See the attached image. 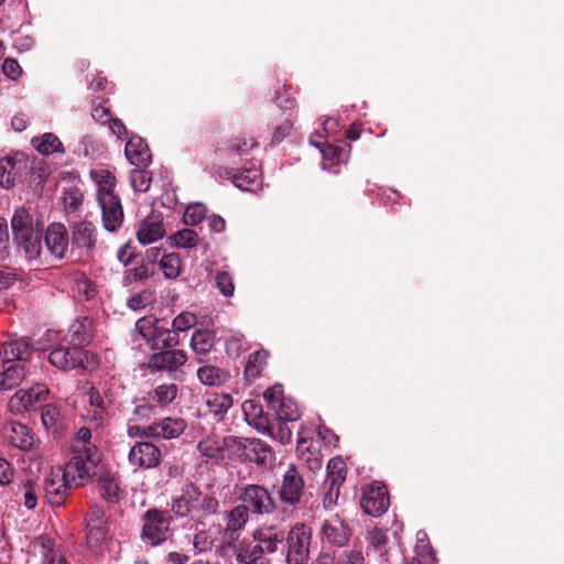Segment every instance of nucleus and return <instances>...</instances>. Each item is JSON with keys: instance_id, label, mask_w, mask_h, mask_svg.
<instances>
[{"instance_id": "obj_48", "label": "nucleus", "mask_w": 564, "mask_h": 564, "mask_svg": "<svg viewBox=\"0 0 564 564\" xmlns=\"http://www.w3.org/2000/svg\"><path fill=\"white\" fill-rule=\"evenodd\" d=\"M416 554L420 557V564H435V556L424 531L416 533Z\"/></svg>"}, {"instance_id": "obj_62", "label": "nucleus", "mask_w": 564, "mask_h": 564, "mask_svg": "<svg viewBox=\"0 0 564 564\" xmlns=\"http://www.w3.org/2000/svg\"><path fill=\"white\" fill-rule=\"evenodd\" d=\"M105 510L99 506H91L90 511L86 516V525L88 524H106Z\"/></svg>"}, {"instance_id": "obj_26", "label": "nucleus", "mask_w": 564, "mask_h": 564, "mask_svg": "<svg viewBox=\"0 0 564 564\" xmlns=\"http://www.w3.org/2000/svg\"><path fill=\"white\" fill-rule=\"evenodd\" d=\"M128 161L137 166H147L151 162V154L148 144L140 137H131L124 148Z\"/></svg>"}, {"instance_id": "obj_4", "label": "nucleus", "mask_w": 564, "mask_h": 564, "mask_svg": "<svg viewBox=\"0 0 564 564\" xmlns=\"http://www.w3.org/2000/svg\"><path fill=\"white\" fill-rule=\"evenodd\" d=\"M135 330L154 350L175 347L180 343L178 335L161 325L153 316L138 319Z\"/></svg>"}, {"instance_id": "obj_1", "label": "nucleus", "mask_w": 564, "mask_h": 564, "mask_svg": "<svg viewBox=\"0 0 564 564\" xmlns=\"http://www.w3.org/2000/svg\"><path fill=\"white\" fill-rule=\"evenodd\" d=\"M254 145L253 139L242 138L219 149L218 155L225 165L218 169V176L231 180L236 187L243 191L254 192L260 188L262 180L259 164L247 158Z\"/></svg>"}, {"instance_id": "obj_2", "label": "nucleus", "mask_w": 564, "mask_h": 564, "mask_svg": "<svg viewBox=\"0 0 564 564\" xmlns=\"http://www.w3.org/2000/svg\"><path fill=\"white\" fill-rule=\"evenodd\" d=\"M97 187V200L101 209L102 224L106 230L115 232L122 224L123 210L119 197L113 193L116 178L105 169L90 172Z\"/></svg>"}, {"instance_id": "obj_28", "label": "nucleus", "mask_w": 564, "mask_h": 564, "mask_svg": "<svg viewBox=\"0 0 564 564\" xmlns=\"http://www.w3.org/2000/svg\"><path fill=\"white\" fill-rule=\"evenodd\" d=\"M253 539L258 542V546L264 553H274L283 542V533L274 527L260 528L253 533Z\"/></svg>"}, {"instance_id": "obj_38", "label": "nucleus", "mask_w": 564, "mask_h": 564, "mask_svg": "<svg viewBox=\"0 0 564 564\" xmlns=\"http://www.w3.org/2000/svg\"><path fill=\"white\" fill-rule=\"evenodd\" d=\"M4 362L14 364L15 360H23L29 354V344L24 339H17L6 343L2 346Z\"/></svg>"}, {"instance_id": "obj_12", "label": "nucleus", "mask_w": 564, "mask_h": 564, "mask_svg": "<svg viewBox=\"0 0 564 564\" xmlns=\"http://www.w3.org/2000/svg\"><path fill=\"white\" fill-rule=\"evenodd\" d=\"M360 506L367 514L372 517L384 513L389 506L388 491L384 485L375 481L366 486L362 490Z\"/></svg>"}, {"instance_id": "obj_11", "label": "nucleus", "mask_w": 564, "mask_h": 564, "mask_svg": "<svg viewBox=\"0 0 564 564\" xmlns=\"http://www.w3.org/2000/svg\"><path fill=\"white\" fill-rule=\"evenodd\" d=\"M74 487L62 467L52 468L44 481V496L51 506H61L67 497L68 489Z\"/></svg>"}, {"instance_id": "obj_39", "label": "nucleus", "mask_w": 564, "mask_h": 564, "mask_svg": "<svg viewBox=\"0 0 564 564\" xmlns=\"http://www.w3.org/2000/svg\"><path fill=\"white\" fill-rule=\"evenodd\" d=\"M73 453L100 454L95 444L91 443V431L88 427L78 430L72 442Z\"/></svg>"}, {"instance_id": "obj_60", "label": "nucleus", "mask_w": 564, "mask_h": 564, "mask_svg": "<svg viewBox=\"0 0 564 564\" xmlns=\"http://www.w3.org/2000/svg\"><path fill=\"white\" fill-rule=\"evenodd\" d=\"M3 74L10 79H18L22 74V67L15 58H6L2 64Z\"/></svg>"}, {"instance_id": "obj_41", "label": "nucleus", "mask_w": 564, "mask_h": 564, "mask_svg": "<svg viewBox=\"0 0 564 564\" xmlns=\"http://www.w3.org/2000/svg\"><path fill=\"white\" fill-rule=\"evenodd\" d=\"M87 543L91 549H100L109 540V529L106 524L86 525Z\"/></svg>"}, {"instance_id": "obj_57", "label": "nucleus", "mask_w": 564, "mask_h": 564, "mask_svg": "<svg viewBox=\"0 0 564 564\" xmlns=\"http://www.w3.org/2000/svg\"><path fill=\"white\" fill-rule=\"evenodd\" d=\"M61 417L59 408L53 403H47L42 408L41 420L46 429H51L56 425Z\"/></svg>"}, {"instance_id": "obj_33", "label": "nucleus", "mask_w": 564, "mask_h": 564, "mask_svg": "<svg viewBox=\"0 0 564 564\" xmlns=\"http://www.w3.org/2000/svg\"><path fill=\"white\" fill-rule=\"evenodd\" d=\"M31 144L39 153L46 156L54 153L63 154L65 152L63 143L58 137L52 132H46L32 138Z\"/></svg>"}, {"instance_id": "obj_42", "label": "nucleus", "mask_w": 564, "mask_h": 564, "mask_svg": "<svg viewBox=\"0 0 564 564\" xmlns=\"http://www.w3.org/2000/svg\"><path fill=\"white\" fill-rule=\"evenodd\" d=\"M214 337L210 330L197 329L192 336V349L200 355L207 354L214 346Z\"/></svg>"}, {"instance_id": "obj_52", "label": "nucleus", "mask_w": 564, "mask_h": 564, "mask_svg": "<svg viewBox=\"0 0 564 564\" xmlns=\"http://www.w3.org/2000/svg\"><path fill=\"white\" fill-rule=\"evenodd\" d=\"M14 162L11 158L0 160V186L10 188L14 185Z\"/></svg>"}, {"instance_id": "obj_9", "label": "nucleus", "mask_w": 564, "mask_h": 564, "mask_svg": "<svg viewBox=\"0 0 564 564\" xmlns=\"http://www.w3.org/2000/svg\"><path fill=\"white\" fill-rule=\"evenodd\" d=\"M308 432L306 430H302L299 432L297 438V452L300 456L310 463L311 468L321 467L319 459V442L323 441L326 444H334L337 442V436L334 435L330 431L324 429H318L316 432L317 440H313L308 437Z\"/></svg>"}, {"instance_id": "obj_37", "label": "nucleus", "mask_w": 564, "mask_h": 564, "mask_svg": "<svg viewBox=\"0 0 564 564\" xmlns=\"http://www.w3.org/2000/svg\"><path fill=\"white\" fill-rule=\"evenodd\" d=\"M205 404L210 414L218 420H221L232 406V398L227 393H209L206 395Z\"/></svg>"}, {"instance_id": "obj_44", "label": "nucleus", "mask_w": 564, "mask_h": 564, "mask_svg": "<svg viewBox=\"0 0 564 564\" xmlns=\"http://www.w3.org/2000/svg\"><path fill=\"white\" fill-rule=\"evenodd\" d=\"M276 417L279 421H296L301 416L300 409L295 401L291 398H284L280 401L279 404H276L275 409Z\"/></svg>"}, {"instance_id": "obj_15", "label": "nucleus", "mask_w": 564, "mask_h": 564, "mask_svg": "<svg viewBox=\"0 0 564 564\" xmlns=\"http://www.w3.org/2000/svg\"><path fill=\"white\" fill-rule=\"evenodd\" d=\"M128 460L134 468H154L161 460V451L150 442H137L130 448Z\"/></svg>"}, {"instance_id": "obj_8", "label": "nucleus", "mask_w": 564, "mask_h": 564, "mask_svg": "<svg viewBox=\"0 0 564 564\" xmlns=\"http://www.w3.org/2000/svg\"><path fill=\"white\" fill-rule=\"evenodd\" d=\"M50 395V389L43 383H35L29 389L18 390L9 400L8 409L13 414H23L37 409Z\"/></svg>"}, {"instance_id": "obj_35", "label": "nucleus", "mask_w": 564, "mask_h": 564, "mask_svg": "<svg viewBox=\"0 0 564 564\" xmlns=\"http://www.w3.org/2000/svg\"><path fill=\"white\" fill-rule=\"evenodd\" d=\"M197 377L203 384L210 387L225 384L230 378L228 371L212 365L199 367Z\"/></svg>"}, {"instance_id": "obj_43", "label": "nucleus", "mask_w": 564, "mask_h": 564, "mask_svg": "<svg viewBox=\"0 0 564 564\" xmlns=\"http://www.w3.org/2000/svg\"><path fill=\"white\" fill-rule=\"evenodd\" d=\"M268 352L265 350L254 351L249 356L245 367V375L249 379L258 378L267 364Z\"/></svg>"}, {"instance_id": "obj_16", "label": "nucleus", "mask_w": 564, "mask_h": 564, "mask_svg": "<svg viewBox=\"0 0 564 564\" xmlns=\"http://www.w3.org/2000/svg\"><path fill=\"white\" fill-rule=\"evenodd\" d=\"M243 505L254 513H271L274 509V502L268 490L259 485H248L241 494Z\"/></svg>"}, {"instance_id": "obj_36", "label": "nucleus", "mask_w": 564, "mask_h": 564, "mask_svg": "<svg viewBox=\"0 0 564 564\" xmlns=\"http://www.w3.org/2000/svg\"><path fill=\"white\" fill-rule=\"evenodd\" d=\"M242 412L249 425L258 431L267 427L268 419L264 415L262 405L256 400H246L242 403Z\"/></svg>"}, {"instance_id": "obj_22", "label": "nucleus", "mask_w": 564, "mask_h": 564, "mask_svg": "<svg viewBox=\"0 0 564 564\" xmlns=\"http://www.w3.org/2000/svg\"><path fill=\"white\" fill-rule=\"evenodd\" d=\"M165 236V228L163 226L162 217L160 214L151 213L139 225L137 238L142 245H150Z\"/></svg>"}, {"instance_id": "obj_58", "label": "nucleus", "mask_w": 564, "mask_h": 564, "mask_svg": "<svg viewBox=\"0 0 564 564\" xmlns=\"http://www.w3.org/2000/svg\"><path fill=\"white\" fill-rule=\"evenodd\" d=\"M196 508H198L204 514H214L219 508V502L212 496L200 495L198 502H196Z\"/></svg>"}, {"instance_id": "obj_3", "label": "nucleus", "mask_w": 564, "mask_h": 564, "mask_svg": "<svg viewBox=\"0 0 564 564\" xmlns=\"http://www.w3.org/2000/svg\"><path fill=\"white\" fill-rule=\"evenodd\" d=\"M11 227L14 240L22 248L25 257L30 260L39 258L42 252V229L33 224L31 215L24 208L15 210Z\"/></svg>"}, {"instance_id": "obj_40", "label": "nucleus", "mask_w": 564, "mask_h": 564, "mask_svg": "<svg viewBox=\"0 0 564 564\" xmlns=\"http://www.w3.org/2000/svg\"><path fill=\"white\" fill-rule=\"evenodd\" d=\"M159 267L166 279H176L182 272L183 263L178 253L170 252L161 257Z\"/></svg>"}, {"instance_id": "obj_45", "label": "nucleus", "mask_w": 564, "mask_h": 564, "mask_svg": "<svg viewBox=\"0 0 564 564\" xmlns=\"http://www.w3.org/2000/svg\"><path fill=\"white\" fill-rule=\"evenodd\" d=\"M249 520L248 507L239 505L227 514L226 529L228 531H240Z\"/></svg>"}, {"instance_id": "obj_51", "label": "nucleus", "mask_w": 564, "mask_h": 564, "mask_svg": "<svg viewBox=\"0 0 564 564\" xmlns=\"http://www.w3.org/2000/svg\"><path fill=\"white\" fill-rule=\"evenodd\" d=\"M145 166H140L130 172V183L134 191L137 192H147L151 184V176L148 171L144 170Z\"/></svg>"}, {"instance_id": "obj_31", "label": "nucleus", "mask_w": 564, "mask_h": 564, "mask_svg": "<svg viewBox=\"0 0 564 564\" xmlns=\"http://www.w3.org/2000/svg\"><path fill=\"white\" fill-rule=\"evenodd\" d=\"M200 491L194 486H188L184 490L183 495L173 499L172 510L181 517H185L196 509V502H198Z\"/></svg>"}, {"instance_id": "obj_47", "label": "nucleus", "mask_w": 564, "mask_h": 564, "mask_svg": "<svg viewBox=\"0 0 564 564\" xmlns=\"http://www.w3.org/2000/svg\"><path fill=\"white\" fill-rule=\"evenodd\" d=\"M346 479V464L340 457H333L327 464V476L325 481L334 485H341Z\"/></svg>"}, {"instance_id": "obj_21", "label": "nucleus", "mask_w": 564, "mask_h": 564, "mask_svg": "<svg viewBox=\"0 0 564 564\" xmlns=\"http://www.w3.org/2000/svg\"><path fill=\"white\" fill-rule=\"evenodd\" d=\"M7 438L12 446L21 451H32L39 445V438L35 433H33L30 427L19 422H11L9 424Z\"/></svg>"}, {"instance_id": "obj_30", "label": "nucleus", "mask_w": 564, "mask_h": 564, "mask_svg": "<svg viewBox=\"0 0 564 564\" xmlns=\"http://www.w3.org/2000/svg\"><path fill=\"white\" fill-rule=\"evenodd\" d=\"M26 376L25 367L21 362L7 364L0 371V391L11 390L18 387Z\"/></svg>"}, {"instance_id": "obj_5", "label": "nucleus", "mask_w": 564, "mask_h": 564, "mask_svg": "<svg viewBox=\"0 0 564 564\" xmlns=\"http://www.w3.org/2000/svg\"><path fill=\"white\" fill-rule=\"evenodd\" d=\"M231 442V458L236 457L241 462L267 464L272 456L270 446L259 438H238L234 436Z\"/></svg>"}, {"instance_id": "obj_32", "label": "nucleus", "mask_w": 564, "mask_h": 564, "mask_svg": "<svg viewBox=\"0 0 564 564\" xmlns=\"http://www.w3.org/2000/svg\"><path fill=\"white\" fill-rule=\"evenodd\" d=\"M310 143L315 145L321 151L324 170L332 171L334 166L347 161L346 153L336 145L315 142L312 138L310 139Z\"/></svg>"}, {"instance_id": "obj_63", "label": "nucleus", "mask_w": 564, "mask_h": 564, "mask_svg": "<svg viewBox=\"0 0 564 564\" xmlns=\"http://www.w3.org/2000/svg\"><path fill=\"white\" fill-rule=\"evenodd\" d=\"M325 486L328 487L327 492L324 497V507L326 509L332 508L334 505L337 503L338 497H339V488L341 485H334L333 482H326Z\"/></svg>"}, {"instance_id": "obj_23", "label": "nucleus", "mask_w": 564, "mask_h": 564, "mask_svg": "<svg viewBox=\"0 0 564 564\" xmlns=\"http://www.w3.org/2000/svg\"><path fill=\"white\" fill-rule=\"evenodd\" d=\"M186 429V423L180 417H165L147 426V432L152 437L171 440L178 437Z\"/></svg>"}, {"instance_id": "obj_27", "label": "nucleus", "mask_w": 564, "mask_h": 564, "mask_svg": "<svg viewBox=\"0 0 564 564\" xmlns=\"http://www.w3.org/2000/svg\"><path fill=\"white\" fill-rule=\"evenodd\" d=\"M178 394V387L175 383H161L148 393L149 408H166Z\"/></svg>"}, {"instance_id": "obj_56", "label": "nucleus", "mask_w": 564, "mask_h": 564, "mask_svg": "<svg viewBox=\"0 0 564 564\" xmlns=\"http://www.w3.org/2000/svg\"><path fill=\"white\" fill-rule=\"evenodd\" d=\"M197 323V317L191 312H182L173 319V332H186Z\"/></svg>"}, {"instance_id": "obj_7", "label": "nucleus", "mask_w": 564, "mask_h": 564, "mask_svg": "<svg viewBox=\"0 0 564 564\" xmlns=\"http://www.w3.org/2000/svg\"><path fill=\"white\" fill-rule=\"evenodd\" d=\"M171 517L163 511L152 509L143 517L141 539L150 546H158L170 535Z\"/></svg>"}, {"instance_id": "obj_24", "label": "nucleus", "mask_w": 564, "mask_h": 564, "mask_svg": "<svg viewBox=\"0 0 564 564\" xmlns=\"http://www.w3.org/2000/svg\"><path fill=\"white\" fill-rule=\"evenodd\" d=\"M84 400L89 404L87 415L95 422H100L107 416L111 400L102 395L95 387L89 386L84 393Z\"/></svg>"}, {"instance_id": "obj_53", "label": "nucleus", "mask_w": 564, "mask_h": 564, "mask_svg": "<svg viewBox=\"0 0 564 564\" xmlns=\"http://www.w3.org/2000/svg\"><path fill=\"white\" fill-rule=\"evenodd\" d=\"M215 282L217 289L224 296L230 297L234 295L235 284L230 273L226 271H217L215 274Z\"/></svg>"}, {"instance_id": "obj_61", "label": "nucleus", "mask_w": 564, "mask_h": 564, "mask_svg": "<svg viewBox=\"0 0 564 564\" xmlns=\"http://www.w3.org/2000/svg\"><path fill=\"white\" fill-rule=\"evenodd\" d=\"M193 545L198 552H206L213 546V539L205 531H199L194 535Z\"/></svg>"}, {"instance_id": "obj_10", "label": "nucleus", "mask_w": 564, "mask_h": 564, "mask_svg": "<svg viewBox=\"0 0 564 564\" xmlns=\"http://www.w3.org/2000/svg\"><path fill=\"white\" fill-rule=\"evenodd\" d=\"M99 462L100 454L73 453V457L63 468V471L74 487H79L91 477Z\"/></svg>"}, {"instance_id": "obj_13", "label": "nucleus", "mask_w": 564, "mask_h": 564, "mask_svg": "<svg viewBox=\"0 0 564 564\" xmlns=\"http://www.w3.org/2000/svg\"><path fill=\"white\" fill-rule=\"evenodd\" d=\"M319 534L323 543L341 547L349 541L350 529L343 518L334 514L322 522Z\"/></svg>"}, {"instance_id": "obj_50", "label": "nucleus", "mask_w": 564, "mask_h": 564, "mask_svg": "<svg viewBox=\"0 0 564 564\" xmlns=\"http://www.w3.org/2000/svg\"><path fill=\"white\" fill-rule=\"evenodd\" d=\"M263 555L262 549L256 545H240L236 551V560L239 564H253Z\"/></svg>"}, {"instance_id": "obj_55", "label": "nucleus", "mask_w": 564, "mask_h": 564, "mask_svg": "<svg viewBox=\"0 0 564 564\" xmlns=\"http://www.w3.org/2000/svg\"><path fill=\"white\" fill-rule=\"evenodd\" d=\"M206 215V207L202 204L189 205L184 213V223L186 225L195 226L199 224Z\"/></svg>"}, {"instance_id": "obj_64", "label": "nucleus", "mask_w": 564, "mask_h": 564, "mask_svg": "<svg viewBox=\"0 0 564 564\" xmlns=\"http://www.w3.org/2000/svg\"><path fill=\"white\" fill-rule=\"evenodd\" d=\"M368 540L373 547L380 550L387 543V534L384 531L373 528L368 531Z\"/></svg>"}, {"instance_id": "obj_59", "label": "nucleus", "mask_w": 564, "mask_h": 564, "mask_svg": "<svg viewBox=\"0 0 564 564\" xmlns=\"http://www.w3.org/2000/svg\"><path fill=\"white\" fill-rule=\"evenodd\" d=\"M263 397L273 410L275 409L276 404H279L280 401L285 398L283 394V387L281 384H274L263 393Z\"/></svg>"}, {"instance_id": "obj_17", "label": "nucleus", "mask_w": 564, "mask_h": 564, "mask_svg": "<svg viewBox=\"0 0 564 564\" xmlns=\"http://www.w3.org/2000/svg\"><path fill=\"white\" fill-rule=\"evenodd\" d=\"M187 361V355L181 349H166L153 354L148 366L153 371L175 372Z\"/></svg>"}, {"instance_id": "obj_29", "label": "nucleus", "mask_w": 564, "mask_h": 564, "mask_svg": "<svg viewBox=\"0 0 564 564\" xmlns=\"http://www.w3.org/2000/svg\"><path fill=\"white\" fill-rule=\"evenodd\" d=\"M36 546L42 557L41 564H68L59 546L48 536H39Z\"/></svg>"}, {"instance_id": "obj_46", "label": "nucleus", "mask_w": 564, "mask_h": 564, "mask_svg": "<svg viewBox=\"0 0 564 564\" xmlns=\"http://www.w3.org/2000/svg\"><path fill=\"white\" fill-rule=\"evenodd\" d=\"M89 327L90 322L87 319L74 323L69 329V344L73 347L82 348L89 340Z\"/></svg>"}, {"instance_id": "obj_20", "label": "nucleus", "mask_w": 564, "mask_h": 564, "mask_svg": "<svg viewBox=\"0 0 564 564\" xmlns=\"http://www.w3.org/2000/svg\"><path fill=\"white\" fill-rule=\"evenodd\" d=\"M45 245L48 252L55 258H65L69 246L68 234L65 226L57 223L50 225L45 234Z\"/></svg>"}, {"instance_id": "obj_6", "label": "nucleus", "mask_w": 564, "mask_h": 564, "mask_svg": "<svg viewBox=\"0 0 564 564\" xmlns=\"http://www.w3.org/2000/svg\"><path fill=\"white\" fill-rule=\"evenodd\" d=\"M312 530L304 523L295 524L286 538V564H307Z\"/></svg>"}, {"instance_id": "obj_54", "label": "nucleus", "mask_w": 564, "mask_h": 564, "mask_svg": "<svg viewBox=\"0 0 564 564\" xmlns=\"http://www.w3.org/2000/svg\"><path fill=\"white\" fill-rule=\"evenodd\" d=\"M174 243L175 246L180 248H193L198 242V236L197 234L192 229H183L177 231L174 237Z\"/></svg>"}, {"instance_id": "obj_49", "label": "nucleus", "mask_w": 564, "mask_h": 564, "mask_svg": "<svg viewBox=\"0 0 564 564\" xmlns=\"http://www.w3.org/2000/svg\"><path fill=\"white\" fill-rule=\"evenodd\" d=\"M286 422L288 421H279L271 425L267 423V427L262 429L261 431H267L273 440L280 442L281 444H286L292 438V432Z\"/></svg>"}, {"instance_id": "obj_34", "label": "nucleus", "mask_w": 564, "mask_h": 564, "mask_svg": "<svg viewBox=\"0 0 564 564\" xmlns=\"http://www.w3.org/2000/svg\"><path fill=\"white\" fill-rule=\"evenodd\" d=\"M98 488L101 498L109 503H116L120 500L121 489L117 478L110 473H104L99 476Z\"/></svg>"}, {"instance_id": "obj_19", "label": "nucleus", "mask_w": 564, "mask_h": 564, "mask_svg": "<svg viewBox=\"0 0 564 564\" xmlns=\"http://www.w3.org/2000/svg\"><path fill=\"white\" fill-rule=\"evenodd\" d=\"M85 359V351L78 347L55 348L51 351L48 360L52 366L62 369H75L82 367Z\"/></svg>"}, {"instance_id": "obj_25", "label": "nucleus", "mask_w": 564, "mask_h": 564, "mask_svg": "<svg viewBox=\"0 0 564 564\" xmlns=\"http://www.w3.org/2000/svg\"><path fill=\"white\" fill-rule=\"evenodd\" d=\"M73 247L90 253L97 241V230L90 221L77 223L73 228Z\"/></svg>"}, {"instance_id": "obj_18", "label": "nucleus", "mask_w": 564, "mask_h": 564, "mask_svg": "<svg viewBox=\"0 0 564 564\" xmlns=\"http://www.w3.org/2000/svg\"><path fill=\"white\" fill-rule=\"evenodd\" d=\"M234 436L220 437L218 435H209L202 440L198 445V452L210 459L223 460L225 458H231V442Z\"/></svg>"}, {"instance_id": "obj_14", "label": "nucleus", "mask_w": 564, "mask_h": 564, "mask_svg": "<svg viewBox=\"0 0 564 564\" xmlns=\"http://www.w3.org/2000/svg\"><path fill=\"white\" fill-rule=\"evenodd\" d=\"M304 489V481L295 465H289L283 474L280 487V498L284 503L294 506L300 502Z\"/></svg>"}]
</instances>
